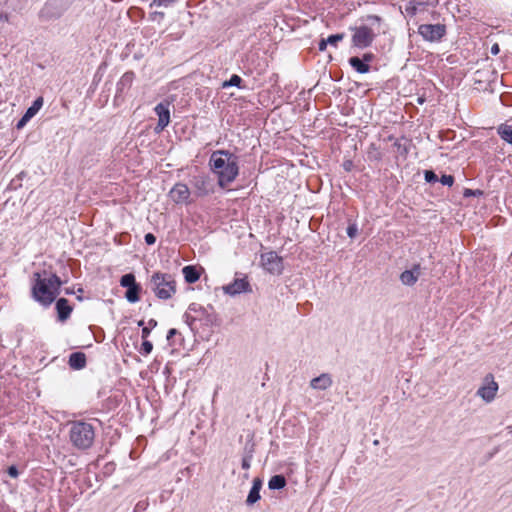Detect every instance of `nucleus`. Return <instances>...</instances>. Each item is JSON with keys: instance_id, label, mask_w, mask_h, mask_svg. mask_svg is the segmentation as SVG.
Returning a JSON list of instances; mask_svg holds the SVG:
<instances>
[{"instance_id": "1", "label": "nucleus", "mask_w": 512, "mask_h": 512, "mask_svg": "<svg viewBox=\"0 0 512 512\" xmlns=\"http://www.w3.org/2000/svg\"><path fill=\"white\" fill-rule=\"evenodd\" d=\"M213 173L218 177V185L227 187L239 174L238 157L227 150L214 151L209 160Z\"/></svg>"}, {"instance_id": "2", "label": "nucleus", "mask_w": 512, "mask_h": 512, "mask_svg": "<svg viewBox=\"0 0 512 512\" xmlns=\"http://www.w3.org/2000/svg\"><path fill=\"white\" fill-rule=\"evenodd\" d=\"M61 279L56 274L42 277L40 272L33 273L32 297L41 305H51L60 292Z\"/></svg>"}, {"instance_id": "3", "label": "nucleus", "mask_w": 512, "mask_h": 512, "mask_svg": "<svg viewBox=\"0 0 512 512\" xmlns=\"http://www.w3.org/2000/svg\"><path fill=\"white\" fill-rule=\"evenodd\" d=\"M185 323L191 331L208 330L217 325V314L212 306L204 307L199 303H191L183 315Z\"/></svg>"}, {"instance_id": "4", "label": "nucleus", "mask_w": 512, "mask_h": 512, "mask_svg": "<svg viewBox=\"0 0 512 512\" xmlns=\"http://www.w3.org/2000/svg\"><path fill=\"white\" fill-rule=\"evenodd\" d=\"M69 439L72 445L79 450L89 449L95 439V429L92 424L83 420L71 422Z\"/></svg>"}, {"instance_id": "5", "label": "nucleus", "mask_w": 512, "mask_h": 512, "mask_svg": "<svg viewBox=\"0 0 512 512\" xmlns=\"http://www.w3.org/2000/svg\"><path fill=\"white\" fill-rule=\"evenodd\" d=\"M153 291L162 300L171 298L176 292V282L172 275L166 273H154L151 277Z\"/></svg>"}, {"instance_id": "6", "label": "nucleus", "mask_w": 512, "mask_h": 512, "mask_svg": "<svg viewBox=\"0 0 512 512\" xmlns=\"http://www.w3.org/2000/svg\"><path fill=\"white\" fill-rule=\"evenodd\" d=\"M350 30L353 32L351 38L352 47L359 49H365L371 46L377 35V33L367 25L351 27Z\"/></svg>"}, {"instance_id": "7", "label": "nucleus", "mask_w": 512, "mask_h": 512, "mask_svg": "<svg viewBox=\"0 0 512 512\" xmlns=\"http://www.w3.org/2000/svg\"><path fill=\"white\" fill-rule=\"evenodd\" d=\"M261 266L267 272L280 275L283 271V259L275 251L262 253L260 256Z\"/></svg>"}, {"instance_id": "8", "label": "nucleus", "mask_w": 512, "mask_h": 512, "mask_svg": "<svg viewBox=\"0 0 512 512\" xmlns=\"http://www.w3.org/2000/svg\"><path fill=\"white\" fill-rule=\"evenodd\" d=\"M418 33L426 41H439L446 33V28L442 24H422L418 27Z\"/></svg>"}, {"instance_id": "9", "label": "nucleus", "mask_w": 512, "mask_h": 512, "mask_svg": "<svg viewBox=\"0 0 512 512\" xmlns=\"http://www.w3.org/2000/svg\"><path fill=\"white\" fill-rule=\"evenodd\" d=\"M169 105L170 104L168 102H161L154 108V111L158 116V123L155 128L157 132L164 130L170 123Z\"/></svg>"}, {"instance_id": "10", "label": "nucleus", "mask_w": 512, "mask_h": 512, "mask_svg": "<svg viewBox=\"0 0 512 512\" xmlns=\"http://www.w3.org/2000/svg\"><path fill=\"white\" fill-rule=\"evenodd\" d=\"M226 294L235 296L240 293L250 292L251 286L247 280V277L236 278L232 283L223 287Z\"/></svg>"}, {"instance_id": "11", "label": "nucleus", "mask_w": 512, "mask_h": 512, "mask_svg": "<svg viewBox=\"0 0 512 512\" xmlns=\"http://www.w3.org/2000/svg\"><path fill=\"white\" fill-rule=\"evenodd\" d=\"M169 195L175 203L182 204L188 201L190 196V190L186 184L177 183L170 190Z\"/></svg>"}, {"instance_id": "12", "label": "nucleus", "mask_w": 512, "mask_h": 512, "mask_svg": "<svg viewBox=\"0 0 512 512\" xmlns=\"http://www.w3.org/2000/svg\"><path fill=\"white\" fill-rule=\"evenodd\" d=\"M498 391V384L495 381H491L487 385L481 386L477 390V395L481 397L485 402L489 403L494 400Z\"/></svg>"}, {"instance_id": "13", "label": "nucleus", "mask_w": 512, "mask_h": 512, "mask_svg": "<svg viewBox=\"0 0 512 512\" xmlns=\"http://www.w3.org/2000/svg\"><path fill=\"white\" fill-rule=\"evenodd\" d=\"M420 270H421L420 265L415 264L412 267V269L403 271L400 275V280H401L402 284L407 285V286L414 285L417 282V280L421 274Z\"/></svg>"}, {"instance_id": "14", "label": "nucleus", "mask_w": 512, "mask_h": 512, "mask_svg": "<svg viewBox=\"0 0 512 512\" xmlns=\"http://www.w3.org/2000/svg\"><path fill=\"white\" fill-rule=\"evenodd\" d=\"M333 381L328 373H322L310 381V387L315 390H326L331 387Z\"/></svg>"}, {"instance_id": "15", "label": "nucleus", "mask_w": 512, "mask_h": 512, "mask_svg": "<svg viewBox=\"0 0 512 512\" xmlns=\"http://www.w3.org/2000/svg\"><path fill=\"white\" fill-rule=\"evenodd\" d=\"M68 364L74 370H81L86 366V355L83 352H73L69 356Z\"/></svg>"}, {"instance_id": "16", "label": "nucleus", "mask_w": 512, "mask_h": 512, "mask_svg": "<svg viewBox=\"0 0 512 512\" xmlns=\"http://www.w3.org/2000/svg\"><path fill=\"white\" fill-rule=\"evenodd\" d=\"M56 309L58 317L61 321L68 319L72 312V307L69 305L68 300L65 298H60L57 300Z\"/></svg>"}, {"instance_id": "17", "label": "nucleus", "mask_w": 512, "mask_h": 512, "mask_svg": "<svg viewBox=\"0 0 512 512\" xmlns=\"http://www.w3.org/2000/svg\"><path fill=\"white\" fill-rule=\"evenodd\" d=\"M261 487H262L261 480L258 478H255L253 480L252 487H251L249 494L247 496V499H246L247 505H253L261 498V496H260Z\"/></svg>"}, {"instance_id": "18", "label": "nucleus", "mask_w": 512, "mask_h": 512, "mask_svg": "<svg viewBox=\"0 0 512 512\" xmlns=\"http://www.w3.org/2000/svg\"><path fill=\"white\" fill-rule=\"evenodd\" d=\"M349 64L351 67L360 74H365L370 71L369 64L365 63L361 58L353 56L349 58Z\"/></svg>"}, {"instance_id": "19", "label": "nucleus", "mask_w": 512, "mask_h": 512, "mask_svg": "<svg viewBox=\"0 0 512 512\" xmlns=\"http://www.w3.org/2000/svg\"><path fill=\"white\" fill-rule=\"evenodd\" d=\"M182 273L184 275L185 281L189 284L197 282L200 278V274H199L198 270L196 269V267L191 266V265L185 266L182 269Z\"/></svg>"}, {"instance_id": "20", "label": "nucleus", "mask_w": 512, "mask_h": 512, "mask_svg": "<svg viewBox=\"0 0 512 512\" xmlns=\"http://www.w3.org/2000/svg\"><path fill=\"white\" fill-rule=\"evenodd\" d=\"M497 133L503 141L512 144V125L506 123L499 125Z\"/></svg>"}, {"instance_id": "21", "label": "nucleus", "mask_w": 512, "mask_h": 512, "mask_svg": "<svg viewBox=\"0 0 512 512\" xmlns=\"http://www.w3.org/2000/svg\"><path fill=\"white\" fill-rule=\"evenodd\" d=\"M140 291H141V286L138 283H136L135 285L127 288L126 293H125V298L130 303L138 302L140 299V296H139Z\"/></svg>"}, {"instance_id": "22", "label": "nucleus", "mask_w": 512, "mask_h": 512, "mask_svg": "<svg viewBox=\"0 0 512 512\" xmlns=\"http://www.w3.org/2000/svg\"><path fill=\"white\" fill-rule=\"evenodd\" d=\"M286 485V479L283 475H274L268 482V487L271 490H279L284 488Z\"/></svg>"}, {"instance_id": "23", "label": "nucleus", "mask_w": 512, "mask_h": 512, "mask_svg": "<svg viewBox=\"0 0 512 512\" xmlns=\"http://www.w3.org/2000/svg\"><path fill=\"white\" fill-rule=\"evenodd\" d=\"M254 453V444H252L250 447L246 446L244 448V455L242 458L241 466L243 469L248 470L251 466V460L253 458Z\"/></svg>"}, {"instance_id": "24", "label": "nucleus", "mask_w": 512, "mask_h": 512, "mask_svg": "<svg viewBox=\"0 0 512 512\" xmlns=\"http://www.w3.org/2000/svg\"><path fill=\"white\" fill-rule=\"evenodd\" d=\"M134 79L133 72H126L122 75L119 82L117 83L118 91H123L125 87H130Z\"/></svg>"}, {"instance_id": "25", "label": "nucleus", "mask_w": 512, "mask_h": 512, "mask_svg": "<svg viewBox=\"0 0 512 512\" xmlns=\"http://www.w3.org/2000/svg\"><path fill=\"white\" fill-rule=\"evenodd\" d=\"M43 98L38 97L34 100L32 105L26 110L27 118H32L43 106Z\"/></svg>"}, {"instance_id": "26", "label": "nucleus", "mask_w": 512, "mask_h": 512, "mask_svg": "<svg viewBox=\"0 0 512 512\" xmlns=\"http://www.w3.org/2000/svg\"><path fill=\"white\" fill-rule=\"evenodd\" d=\"M208 183L209 182L205 177L195 178V187L199 190L201 195H206L209 193V189L206 187Z\"/></svg>"}, {"instance_id": "27", "label": "nucleus", "mask_w": 512, "mask_h": 512, "mask_svg": "<svg viewBox=\"0 0 512 512\" xmlns=\"http://www.w3.org/2000/svg\"><path fill=\"white\" fill-rule=\"evenodd\" d=\"M242 82H243V80L239 75L233 74L229 80L223 82L222 88H227V87H232V86L242 88V86H241Z\"/></svg>"}, {"instance_id": "28", "label": "nucleus", "mask_w": 512, "mask_h": 512, "mask_svg": "<svg viewBox=\"0 0 512 512\" xmlns=\"http://www.w3.org/2000/svg\"><path fill=\"white\" fill-rule=\"evenodd\" d=\"M136 283H137L136 278H135L134 274H132V273H127V274L123 275L120 279V285L125 288H129V287L135 285Z\"/></svg>"}, {"instance_id": "29", "label": "nucleus", "mask_w": 512, "mask_h": 512, "mask_svg": "<svg viewBox=\"0 0 512 512\" xmlns=\"http://www.w3.org/2000/svg\"><path fill=\"white\" fill-rule=\"evenodd\" d=\"M179 0H152L150 7L168 8L175 5Z\"/></svg>"}, {"instance_id": "30", "label": "nucleus", "mask_w": 512, "mask_h": 512, "mask_svg": "<svg viewBox=\"0 0 512 512\" xmlns=\"http://www.w3.org/2000/svg\"><path fill=\"white\" fill-rule=\"evenodd\" d=\"M368 158L371 160L379 161L382 159V153L379 151L375 144H371L368 150Z\"/></svg>"}, {"instance_id": "31", "label": "nucleus", "mask_w": 512, "mask_h": 512, "mask_svg": "<svg viewBox=\"0 0 512 512\" xmlns=\"http://www.w3.org/2000/svg\"><path fill=\"white\" fill-rule=\"evenodd\" d=\"M421 5V3L410 1L405 7V11L410 16H415L418 12V6Z\"/></svg>"}, {"instance_id": "32", "label": "nucleus", "mask_w": 512, "mask_h": 512, "mask_svg": "<svg viewBox=\"0 0 512 512\" xmlns=\"http://www.w3.org/2000/svg\"><path fill=\"white\" fill-rule=\"evenodd\" d=\"M152 349H153V344L149 340L144 339L139 352H140V354L147 356L148 354L151 353Z\"/></svg>"}, {"instance_id": "33", "label": "nucleus", "mask_w": 512, "mask_h": 512, "mask_svg": "<svg viewBox=\"0 0 512 512\" xmlns=\"http://www.w3.org/2000/svg\"><path fill=\"white\" fill-rule=\"evenodd\" d=\"M343 33L333 34L326 38V43L330 45L336 46L339 41H342L344 39Z\"/></svg>"}, {"instance_id": "34", "label": "nucleus", "mask_w": 512, "mask_h": 512, "mask_svg": "<svg viewBox=\"0 0 512 512\" xmlns=\"http://www.w3.org/2000/svg\"><path fill=\"white\" fill-rule=\"evenodd\" d=\"M424 178L428 183H434L438 181L437 175L432 170H426L424 172Z\"/></svg>"}, {"instance_id": "35", "label": "nucleus", "mask_w": 512, "mask_h": 512, "mask_svg": "<svg viewBox=\"0 0 512 512\" xmlns=\"http://www.w3.org/2000/svg\"><path fill=\"white\" fill-rule=\"evenodd\" d=\"M440 182L443 184V185H446V186H452L453 183H454V177L452 175H442L441 178H440Z\"/></svg>"}, {"instance_id": "36", "label": "nucleus", "mask_w": 512, "mask_h": 512, "mask_svg": "<svg viewBox=\"0 0 512 512\" xmlns=\"http://www.w3.org/2000/svg\"><path fill=\"white\" fill-rule=\"evenodd\" d=\"M357 232H358V228H357L356 224H350L347 227V235L350 238H354L356 236Z\"/></svg>"}, {"instance_id": "37", "label": "nucleus", "mask_w": 512, "mask_h": 512, "mask_svg": "<svg viewBox=\"0 0 512 512\" xmlns=\"http://www.w3.org/2000/svg\"><path fill=\"white\" fill-rule=\"evenodd\" d=\"M144 239L147 245H153L156 242V237L152 233H147Z\"/></svg>"}, {"instance_id": "38", "label": "nucleus", "mask_w": 512, "mask_h": 512, "mask_svg": "<svg viewBox=\"0 0 512 512\" xmlns=\"http://www.w3.org/2000/svg\"><path fill=\"white\" fill-rule=\"evenodd\" d=\"M483 192L481 190H470V189H467L465 192H464V195L465 196H479V195H482Z\"/></svg>"}, {"instance_id": "39", "label": "nucleus", "mask_w": 512, "mask_h": 512, "mask_svg": "<svg viewBox=\"0 0 512 512\" xmlns=\"http://www.w3.org/2000/svg\"><path fill=\"white\" fill-rule=\"evenodd\" d=\"M31 118H27V114L25 113L22 118L17 123V128L23 127Z\"/></svg>"}, {"instance_id": "40", "label": "nucleus", "mask_w": 512, "mask_h": 512, "mask_svg": "<svg viewBox=\"0 0 512 512\" xmlns=\"http://www.w3.org/2000/svg\"><path fill=\"white\" fill-rule=\"evenodd\" d=\"M9 476L16 478L18 476V469L16 466H10L7 470Z\"/></svg>"}, {"instance_id": "41", "label": "nucleus", "mask_w": 512, "mask_h": 512, "mask_svg": "<svg viewBox=\"0 0 512 512\" xmlns=\"http://www.w3.org/2000/svg\"><path fill=\"white\" fill-rule=\"evenodd\" d=\"M361 59L369 64L374 59V55L372 53H365Z\"/></svg>"}, {"instance_id": "42", "label": "nucleus", "mask_w": 512, "mask_h": 512, "mask_svg": "<svg viewBox=\"0 0 512 512\" xmlns=\"http://www.w3.org/2000/svg\"><path fill=\"white\" fill-rule=\"evenodd\" d=\"M150 332H151V328L150 327H143L142 328V332H141L142 338L143 339H147L148 336L150 335Z\"/></svg>"}, {"instance_id": "43", "label": "nucleus", "mask_w": 512, "mask_h": 512, "mask_svg": "<svg viewBox=\"0 0 512 512\" xmlns=\"http://www.w3.org/2000/svg\"><path fill=\"white\" fill-rule=\"evenodd\" d=\"M328 43H326V39H321L318 44L319 51H324L327 48Z\"/></svg>"}, {"instance_id": "44", "label": "nucleus", "mask_w": 512, "mask_h": 512, "mask_svg": "<svg viewBox=\"0 0 512 512\" xmlns=\"http://www.w3.org/2000/svg\"><path fill=\"white\" fill-rule=\"evenodd\" d=\"M176 334H178V331L177 329L175 328H172L168 331L167 333V340H170L173 336H175Z\"/></svg>"}, {"instance_id": "45", "label": "nucleus", "mask_w": 512, "mask_h": 512, "mask_svg": "<svg viewBox=\"0 0 512 512\" xmlns=\"http://www.w3.org/2000/svg\"><path fill=\"white\" fill-rule=\"evenodd\" d=\"M499 51H500V49H499V45L497 43L492 45V47H491V54L492 55H497L499 53Z\"/></svg>"}, {"instance_id": "46", "label": "nucleus", "mask_w": 512, "mask_h": 512, "mask_svg": "<svg viewBox=\"0 0 512 512\" xmlns=\"http://www.w3.org/2000/svg\"><path fill=\"white\" fill-rule=\"evenodd\" d=\"M9 21V15L7 13H0V22H8Z\"/></svg>"}, {"instance_id": "47", "label": "nucleus", "mask_w": 512, "mask_h": 512, "mask_svg": "<svg viewBox=\"0 0 512 512\" xmlns=\"http://www.w3.org/2000/svg\"><path fill=\"white\" fill-rule=\"evenodd\" d=\"M368 20H369V21H372V22H377V23H379L381 19H380V17H378V16H376V15H370V16H368Z\"/></svg>"}, {"instance_id": "48", "label": "nucleus", "mask_w": 512, "mask_h": 512, "mask_svg": "<svg viewBox=\"0 0 512 512\" xmlns=\"http://www.w3.org/2000/svg\"><path fill=\"white\" fill-rule=\"evenodd\" d=\"M351 166H352V162L351 161H347V162L344 163V168L347 171L350 170Z\"/></svg>"}, {"instance_id": "49", "label": "nucleus", "mask_w": 512, "mask_h": 512, "mask_svg": "<svg viewBox=\"0 0 512 512\" xmlns=\"http://www.w3.org/2000/svg\"><path fill=\"white\" fill-rule=\"evenodd\" d=\"M394 146H395V147H397V148H398V150H400V149H401V147H402V145H401V143H400V141H399V140H395V142H394Z\"/></svg>"}, {"instance_id": "50", "label": "nucleus", "mask_w": 512, "mask_h": 512, "mask_svg": "<svg viewBox=\"0 0 512 512\" xmlns=\"http://www.w3.org/2000/svg\"><path fill=\"white\" fill-rule=\"evenodd\" d=\"M149 325H150L151 327H155V326L157 325V321H156V320H154V319H151V320L149 321Z\"/></svg>"}, {"instance_id": "51", "label": "nucleus", "mask_w": 512, "mask_h": 512, "mask_svg": "<svg viewBox=\"0 0 512 512\" xmlns=\"http://www.w3.org/2000/svg\"><path fill=\"white\" fill-rule=\"evenodd\" d=\"M65 293H66V294H71V293H72V291H71V290H69V289H66Z\"/></svg>"}, {"instance_id": "52", "label": "nucleus", "mask_w": 512, "mask_h": 512, "mask_svg": "<svg viewBox=\"0 0 512 512\" xmlns=\"http://www.w3.org/2000/svg\"><path fill=\"white\" fill-rule=\"evenodd\" d=\"M423 101H424V100H423L422 98H419V99H418V102H419V103H423Z\"/></svg>"}]
</instances>
